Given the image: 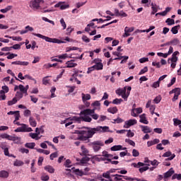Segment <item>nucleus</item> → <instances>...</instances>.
I'll use <instances>...</instances> for the list:
<instances>
[{
    "instance_id": "obj_1",
    "label": "nucleus",
    "mask_w": 181,
    "mask_h": 181,
    "mask_svg": "<svg viewBox=\"0 0 181 181\" xmlns=\"http://www.w3.org/2000/svg\"><path fill=\"white\" fill-rule=\"evenodd\" d=\"M85 129L88 131L82 130L79 132L81 136L78 138L79 141H85L86 142H90V138H93L95 134L97 132H107V130L109 129V127L107 126L101 127L98 126L97 127H85Z\"/></svg>"
},
{
    "instance_id": "obj_2",
    "label": "nucleus",
    "mask_w": 181,
    "mask_h": 181,
    "mask_svg": "<svg viewBox=\"0 0 181 181\" xmlns=\"http://www.w3.org/2000/svg\"><path fill=\"white\" fill-rule=\"evenodd\" d=\"M33 35L34 36H37V37H40V39H43L45 42H49V43H57L58 45H60V43H65L64 41H62L57 38H50L47 36H45L42 34H37L33 33Z\"/></svg>"
},
{
    "instance_id": "obj_3",
    "label": "nucleus",
    "mask_w": 181,
    "mask_h": 181,
    "mask_svg": "<svg viewBox=\"0 0 181 181\" xmlns=\"http://www.w3.org/2000/svg\"><path fill=\"white\" fill-rule=\"evenodd\" d=\"M44 0H31L29 3V6L33 11L40 9V4H44Z\"/></svg>"
},
{
    "instance_id": "obj_4",
    "label": "nucleus",
    "mask_w": 181,
    "mask_h": 181,
    "mask_svg": "<svg viewBox=\"0 0 181 181\" xmlns=\"http://www.w3.org/2000/svg\"><path fill=\"white\" fill-rule=\"evenodd\" d=\"M33 129L29 127V125L25 124H21V127H18L14 130V132H32Z\"/></svg>"
},
{
    "instance_id": "obj_5",
    "label": "nucleus",
    "mask_w": 181,
    "mask_h": 181,
    "mask_svg": "<svg viewBox=\"0 0 181 181\" xmlns=\"http://www.w3.org/2000/svg\"><path fill=\"white\" fill-rule=\"evenodd\" d=\"M94 152H98L101 149V146H104V142L101 141H95L91 143Z\"/></svg>"
},
{
    "instance_id": "obj_6",
    "label": "nucleus",
    "mask_w": 181,
    "mask_h": 181,
    "mask_svg": "<svg viewBox=\"0 0 181 181\" xmlns=\"http://www.w3.org/2000/svg\"><path fill=\"white\" fill-rule=\"evenodd\" d=\"M136 122L137 121L135 119H129L124 122V128H129L132 125H136Z\"/></svg>"
},
{
    "instance_id": "obj_7",
    "label": "nucleus",
    "mask_w": 181,
    "mask_h": 181,
    "mask_svg": "<svg viewBox=\"0 0 181 181\" xmlns=\"http://www.w3.org/2000/svg\"><path fill=\"white\" fill-rule=\"evenodd\" d=\"M127 147L122 148V146L121 145L113 146L110 148V151H112L113 152H115L117 151H125Z\"/></svg>"
},
{
    "instance_id": "obj_8",
    "label": "nucleus",
    "mask_w": 181,
    "mask_h": 181,
    "mask_svg": "<svg viewBox=\"0 0 181 181\" xmlns=\"http://www.w3.org/2000/svg\"><path fill=\"white\" fill-rule=\"evenodd\" d=\"M139 117V122H141V124H145L146 125H148L149 124V122L148 121V119H146V115L145 113L141 115Z\"/></svg>"
},
{
    "instance_id": "obj_9",
    "label": "nucleus",
    "mask_w": 181,
    "mask_h": 181,
    "mask_svg": "<svg viewBox=\"0 0 181 181\" xmlns=\"http://www.w3.org/2000/svg\"><path fill=\"white\" fill-rule=\"evenodd\" d=\"M140 128H141V131L144 134H151V132H152V129L148 126L141 125Z\"/></svg>"
},
{
    "instance_id": "obj_10",
    "label": "nucleus",
    "mask_w": 181,
    "mask_h": 181,
    "mask_svg": "<svg viewBox=\"0 0 181 181\" xmlns=\"http://www.w3.org/2000/svg\"><path fill=\"white\" fill-rule=\"evenodd\" d=\"M55 8H60L61 11H64V9H67L68 8H70V6L69 4H62V3H58L55 4Z\"/></svg>"
},
{
    "instance_id": "obj_11",
    "label": "nucleus",
    "mask_w": 181,
    "mask_h": 181,
    "mask_svg": "<svg viewBox=\"0 0 181 181\" xmlns=\"http://www.w3.org/2000/svg\"><path fill=\"white\" fill-rule=\"evenodd\" d=\"M170 11H172V7H166L164 11L157 13L156 16H158V15H160V16H166V15H168V13L170 12Z\"/></svg>"
},
{
    "instance_id": "obj_12",
    "label": "nucleus",
    "mask_w": 181,
    "mask_h": 181,
    "mask_svg": "<svg viewBox=\"0 0 181 181\" xmlns=\"http://www.w3.org/2000/svg\"><path fill=\"white\" fill-rule=\"evenodd\" d=\"M71 169L77 176H86L87 175V173L83 172V170H80V169H75V168H72Z\"/></svg>"
},
{
    "instance_id": "obj_13",
    "label": "nucleus",
    "mask_w": 181,
    "mask_h": 181,
    "mask_svg": "<svg viewBox=\"0 0 181 181\" xmlns=\"http://www.w3.org/2000/svg\"><path fill=\"white\" fill-rule=\"evenodd\" d=\"M175 173V170L173 168H171L168 171L164 173V179H168V177H170Z\"/></svg>"
},
{
    "instance_id": "obj_14",
    "label": "nucleus",
    "mask_w": 181,
    "mask_h": 181,
    "mask_svg": "<svg viewBox=\"0 0 181 181\" xmlns=\"http://www.w3.org/2000/svg\"><path fill=\"white\" fill-rule=\"evenodd\" d=\"M115 93L116 94H117V95H122L123 94H125V93H127V86H125L123 88H117Z\"/></svg>"
},
{
    "instance_id": "obj_15",
    "label": "nucleus",
    "mask_w": 181,
    "mask_h": 181,
    "mask_svg": "<svg viewBox=\"0 0 181 181\" xmlns=\"http://www.w3.org/2000/svg\"><path fill=\"white\" fill-rule=\"evenodd\" d=\"M39 135H40V132L38 133H30L29 136L32 138V139H35V141H39L40 139V137H39Z\"/></svg>"
},
{
    "instance_id": "obj_16",
    "label": "nucleus",
    "mask_w": 181,
    "mask_h": 181,
    "mask_svg": "<svg viewBox=\"0 0 181 181\" xmlns=\"http://www.w3.org/2000/svg\"><path fill=\"white\" fill-rule=\"evenodd\" d=\"M160 141L158 139H155L153 141H148L147 142V146L150 148V146H153V145H156V144H159Z\"/></svg>"
},
{
    "instance_id": "obj_17",
    "label": "nucleus",
    "mask_w": 181,
    "mask_h": 181,
    "mask_svg": "<svg viewBox=\"0 0 181 181\" xmlns=\"http://www.w3.org/2000/svg\"><path fill=\"white\" fill-rule=\"evenodd\" d=\"M0 177L2 179H7V177H9V173L6 170H1Z\"/></svg>"
},
{
    "instance_id": "obj_18",
    "label": "nucleus",
    "mask_w": 181,
    "mask_h": 181,
    "mask_svg": "<svg viewBox=\"0 0 181 181\" xmlns=\"http://www.w3.org/2000/svg\"><path fill=\"white\" fill-rule=\"evenodd\" d=\"M66 65L68 69H71L73 67H76L77 66V64L73 62V60H71L66 62Z\"/></svg>"
},
{
    "instance_id": "obj_19",
    "label": "nucleus",
    "mask_w": 181,
    "mask_h": 181,
    "mask_svg": "<svg viewBox=\"0 0 181 181\" xmlns=\"http://www.w3.org/2000/svg\"><path fill=\"white\" fill-rule=\"evenodd\" d=\"M10 141H13L14 144H17V145H18V144H21V139L18 136H11Z\"/></svg>"
},
{
    "instance_id": "obj_20",
    "label": "nucleus",
    "mask_w": 181,
    "mask_h": 181,
    "mask_svg": "<svg viewBox=\"0 0 181 181\" xmlns=\"http://www.w3.org/2000/svg\"><path fill=\"white\" fill-rule=\"evenodd\" d=\"M29 122H30V125L31 127H36V125H37V122H36V120L35 119V118H33V117H30L29 118Z\"/></svg>"
},
{
    "instance_id": "obj_21",
    "label": "nucleus",
    "mask_w": 181,
    "mask_h": 181,
    "mask_svg": "<svg viewBox=\"0 0 181 181\" xmlns=\"http://www.w3.org/2000/svg\"><path fill=\"white\" fill-rule=\"evenodd\" d=\"M107 112L110 114H117L118 112V108L117 107H109L107 109Z\"/></svg>"
},
{
    "instance_id": "obj_22",
    "label": "nucleus",
    "mask_w": 181,
    "mask_h": 181,
    "mask_svg": "<svg viewBox=\"0 0 181 181\" xmlns=\"http://www.w3.org/2000/svg\"><path fill=\"white\" fill-rule=\"evenodd\" d=\"M81 149L82 151L81 156H87L88 155V150L84 146H81Z\"/></svg>"
},
{
    "instance_id": "obj_23",
    "label": "nucleus",
    "mask_w": 181,
    "mask_h": 181,
    "mask_svg": "<svg viewBox=\"0 0 181 181\" xmlns=\"http://www.w3.org/2000/svg\"><path fill=\"white\" fill-rule=\"evenodd\" d=\"M88 100H91L90 94H84L82 93V101H88Z\"/></svg>"
},
{
    "instance_id": "obj_24",
    "label": "nucleus",
    "mask_w": 181,
    "mask_h": 181,
    "mask_svg": "<svg viewBox=\"0 0 181 181\" xmlns=\"http://www.w3.org/2000/svg\"><path fill=\"white\" fill-rule=\"evenodd\" d=\"M44 169L47 170V172H49V173H54V168L52 165H47Z\"/></svg>"
},
{
    "instance_id": "obj_25",
    "label": "nucleus",
    "mask_w": 181,
    "mask_h": 181,
    "mask_svg": "<svg viewBox=\"0 0 181 181\" xmlns=\"http://www.w3.org/2000/svg\"><path fill=\"white\" fill-rule=\"evenodd\" d=\"M81 121H84V122H91V121H93V119H91L90 116L84 115L81 117Z\"/></svg>"
},
{
    "instance_id": "obj_26",
    "label": "nucleus",
    "mask_w": 181,
    "mask_h": 181,
    "mask_svg": "<svg viewBox=\"0 0 181 181\" xmlns=\"http://www.w3.org/2000/svg\"><path fill=\"white\" fill-rule=\"evenodd\" d=\"M0 136L2 139H7L8 141H11V139L12 137V136H11L6 133L1 134Z\"/></svg>"
},
{
    "instance_id": "obj_27",
    "label": "nucleus",
    "mask_w": 181,
    "mask_h": 181,
    "mask_svg": "<svg viewBox=\"0 0 181 181\" xmlns=\"http://www.w3.org/2000/svg\"><path fill=\"white\" fill-rule=\"evenodd\" d=\"M132 166H133L134 168H141L142 166H145V163H144L142 162H139L138 163H133L132 164Z\"/></svg>"
},
{
    "instance_id": "obj_28",
    "label": "nucleus",
    "mask_w": 181,
    "mask_h": 181,
    "mask_svg": "<svg viewBox=\"0 0 181 181\" xmlns=\"http://www.w3.org/2000/svg\"><path fill=\"white\" fill-rule=\"evenodd\" d=\"M95 67V70H103L104 65L103 64V62H100V64H96L93 65Z\"/></svg>"
},
{
    "instance_id": "obj_29",
    "label": "nucleus",
    "mask_w": 181,
    "mask_h": 181,
    "mask_svg": "<svg viewBox=\"0 0 181 181\" xmlns=\"http://www.w3.org/2000/svg\"><path fill=\"white\" fill-rule=\"evenodd\" d=\"M25 148H28L29 149H35V146H36L35 143H26L25 144Z\"/></svg>"
},
{
    "instance_id": "obj_30",
    "label": "nucleus",
    "mask_w": 181,
    "mask_h": 181,
    "mask_svg": "<svg viewBox=\"0 0 181 181\" xmlns=\"http://www.w3.org/2000/svg\"><path fill=\"white\" fill-rule=\"evenodd\" d=\"M90 111H91L90 109H86L81 112V115H87V116L92 115Z\"/></svg>"
},
{
    "instance_id": "obj_31",
    "label": "nucleus",
    "mask_w": 181,
    "mask_h": 181,
    "mask_svg": "<svg viewBox=\"0 0 181 181\" xmlns=\"http://www.w3.org/2000/svg\"><path fill=\"white\" fill-rule=\"evenodd\" d=\"M79 73H83V71L77 70L74 71V74H73V77H74L75 78H77V77H80L81 78V77H83V74H79Z\"/></svg>"
},
{
    "instance_id": "obj_32",
    "label": "nucleus",
    "mask_w": 181,
    "mask_h": 181,
    "mask_svg": "<svg viewBox=\"0 0 181 181\" xmlns=\"http://www.w3.org/2000/svg\"><path fill=\"white\" fill-rule=\"evenodd\" d=\"M177 28H180V25H178L174 26L171 28V32L173 35H177V33L179 32L177 30Z\"/></svg>"
},
{
    "instance_id": "obj_33",
    "label": "nucleus",
    "mask_w": 181,
    "mask_h": 181,
    "mask_svg": "<svg viewBox=\"0 0 181 181\" xmlns=\"http://www.w3.org/2000/svg\"><path fill=\"white\" fill-rule=\"evenodd\" d=\"M11 9H12V6H8L5 8L1 9L0 12H1V13H6V12H9V11H11Z\"/></svg>"
},
{
    "instance_id": "obj_34",
    "label": "nucleus",
    "mask_w": 181,
    "mask_h": 181,
    "mask_svg": "<svg viewBox=\"0 0 181 181\" xmlns=\"http://www.w3.org/2000/svg\"><path fill=\"white\" fill-rule=\"evenodd\" d=\"M14 166H23L24 163L21 160H16L13 163Z\"/></svg>"
},
{
    "instance_id": "obj_35",
    "label": "nucleus",
    "mask_w": 181,
    "mask_h": 181,
    "mask_svg": "<svg viewBox=\"0 0 181 181\" xmlns=\"http://www.w3.org/2000/svg\"><path fill=\"white\" fill-rule=\"evenodd\" d=\"M6 55L8 54V56L7 57V59H8V60H11V59H15V57H18V54H11V52H8V53H6Z\"/></svg>"
},
{
    "instance_id": "obj_36",
    "label": "nucleus",
    "mask_w": 181,
    "mask_h": 181,
    "mask_svg": "<svg viewBox=\"0 0 181 181\" xmlns=\"http://www.w3.org/2000/svg\"><path fill=\"white\" fill-rule=\"evenodd\" d=\"M23 98V93L22 92L17 91L16 93V98L19 101L21 98Z\"/></svg>"
},
{
    "instance_id": "obj_37",
    "label": "nucleus",
    "mask_w": 181,
    "mask_h": 181,
    "mask_svg": "<svg viewBox=\"0 0 181 181\" xmlns=\"http://www.w3.org/2000/svg\"><path fill=\"white\" fill-rule=\"evenodd\" d=\"M134 30H135V28L134 27H125L124 28V32L127 33H131L132 32H134Z\"/></svg>"
},
{
    "instance_id": "obj_38",
    "label": "nucleus",
    "mask_w": 181,
    "mask_h": 181,
    "mask_svg": "<svg viewBox=\"0 0 181 181\" xmlns=\"http://www.w3.org/2000/svg\"><path fill=\"white\" fill-rule=\"evenodd\" d=\"M171 45H173V46H177V45H179L180 41L179 39L177 38H174L173 40L170 41Z\"/></svg>"
},
{
    "instance_id": "obj_39",
    "label": "nucleus",
    "mask_w": 181,
    "mask_h": 181,
    "mask_svg": "<svg viewBox=\"0 0 181 181\" xmlns=\"http://www.w3.org/2000/svg\"><path fill=\"white\" fill-rule=\"evenodd\" d=\"M18 100L16 98H13L11 100L8 102V105H13V104H16L18 103Z\"/></svg>"
},
{
    "instance_id": "obj_40",
    "label": "nucleus",
    "mask_w": 181,
    "mask_h": 181,
    "mask_svg": "<svg viewBox=\"0 0 181 181\" xmlns=\"http://www.w3.org/2000/svg\"><path fill=\"white\" fill-rule=\"evenodd\" d=\"M175 179H177V180H181V174H174L172 176V180H175Z\"/></svg>"
},
{
    "instance_id": "obj_41",
    "label": "nucleus",
    "mask_w": 181,
    "mask_h": 181,
    "mask_svg": "<svg viewBox=\"0 0 181 181\" xmlns=\"http://www.w3.org/2000/svg\"><path fill=\"white\" fill-rule=\"evenodd\" d=\"M64 165L65 166V168H71V160H70V159H67Z\"/></svg>"
},
{
    "instance_id": "obj_42",
    "label": "nucleus",
    "mask_w": 181,
    "mask_h": 181,
    "mask_svg": "<svg viewBox=\"0 0 181 181\" xmlns=\"http://www.w3.org/2000/svg\"><path fill=\"white\" fill-rule=\"evenodd\" d=\"M176 63V62H177V57H174L173 55H172L171 58L168 59V63Z\"/></svg>"
},
{
    "instance_id": "obj_43",
    "label": "nucleus",
    "mask_w": 181,
    "mask_h": 181,
    "mask_svg": "<svg viewBox=\"0 0 181 181\" xmlns=\"http://www.w3.org/2000/svg\"><path fill=\"white\" fill-rule=\"evenodd\" d=\"M165 23H168V25H175V20H173L172 18H168L165 21Z\"/></svg>"
},
{
    "instance_id": "obj_44",
    "label": "nucleus",
    "mask_w": 181,
    "mask_h": 181,
    "mask_svg": "<svg viewBox=\"0 0 181 181\" xmlns=\"http://www.w3.org/2000/svg\"><path fill=\"white\" fill-rule=\"evenodd\" d=\"M125 142H127L129 145H131L132 146H135V141L129 139H126Z\"/></svg>"
},
{
    "instance_id": "obj_45",
    "label": "nucleus",
    "mask_w": 181,
    "mask_h": 181,
    "mask_svg": "<svg viewBox=\"0 0 181 181\" xmlns=\"http://www.w3.org/2000/svg\"><path fill=\"white\" fill-rule=\"evenodd\" d=\"M19 90L23 94L28 95V93H26V88H25V86H23V85H19Z\"/></svg>"
},
{
    "instance_id": "obj_46",
    "label": "nucleus",
    "mask_w": 181,
    "mask_h": 181,
    "mask_svg": "<svg viewBox=\"0 0 181 181\" xmlns=\"http://www.w3.org/2000/svg\"><path fill=\"white\" fill-rule=\"evenodd\" d=\"M145 73H148V66H145L143 69H141L139 73V76L145 74Z\"/></svg>"
},
{
    "instance_id": "obj_47",
    "label": "nucleus",
    "mask_w": 181,
    "mask_h": 181,
    "mask_svg": "<svg viewBox=\"0 0 181 181\" xmlns=\"http://www.w3.org/2000/svg\"><path fill=\"white\" fill-rule=\"evenodd\" d=\"M42 21H45V22H48V23H51V25H53V26H54V21H51L46 17H42Z\"/></svg>"
},
{
    "instance_id": "obj_48",
    "label": "nucleus",
    "mask_w": 181,
    "mask_h": 181,
    "mask_svg": "<svg viewBox=\"0 0 181 181\" xmlns=\"http://www.w3.org/2000/svg\"><path fill=\"white\" fill-rule=\"evenodd\" d=\"M149 170V167L148 166L142 167L139 169L140 173H144V172H146V170Z\"/></svg>"
},
{
    "instance_id": "obj_49",
    "label": "nucleus",
    "mask_w": 181,
    "mask_h": 181,
    "mask_svg": "<svg viewBox=\"0 0 181 181\" xmlns=\"http://www.w3.org/2000/svg\"><path fill=\"white\" fill-rule=\"evenodd\" d=\"M157 56H158L159 57H164V59H166V57H168V56L169 55L168 53L163 54V52H158Z\"/></svg>"
},
{
    "instance_id": "obj_50",
    "label": "nucleus",
    "mask_w": 181,
    "mask_h": 181,
    "mask_svg": "<svg viewBox=\"0 0 181 181\" xmlns=\"http://www.w3.org/2000/svg\"><path fill=\"white\" fill-rule=\"evenodd\" d=\"M90 160V158L87 157V156H85V157L82 158L81 160V163H87Z\"/></svg>"
},
{
    "instance_id": "obj_51",
    "label": "nucleus",
    "mask_w": 181,
    "mask_h": 181,
    "mask_svg": "<svg viewBox=\"0 0 181 181\" xmlns=\"http://www.w3.org/2000/svg\"><path fill=\"white\" fill-rule=\"evenodd\" d=\"M72 121H76V122H81V117L74 116L72 117Z\"/></svg>"
},
{
    "instance_id": "obj_52",
    "label": "nucleus",
    "mask_w": 181,
    "mask_h": 181,
    "mask_svg": "<svg viewBox=\"0 0 181 181\" xmlns=\"http://www.w3.org/2000/svg\"><path fill=\"white\" fill-rule=\"evenodd\" d=\"M15 119L16 121H19V119L21 118V114L19 113V111H16V113L14 114Z\"/></svg>"
},
{
    "instance_id": "obj_53",
    "label": "nucleus",
    "mask_w": 181,
    "mask_h": 181,
    "mask_svg": "<svg viewBox=\"0 0 181 181\" xmlns=\"http://www.w3.org/2000/svg\"><path fill=\"white\" fill-rule=\"evenodd\" d=\"M174 94L175 95H180V94H181L180 88H174Z\"/></svg>"
},
{
    "instance_id": "obj_54",
    "label": "nucleus",
    "mask_w": 181,
    "mask_h": 181,
    "mask_svg": "<svg viewBox=\"0 0 181 181\" xmlns=\"http://www.w3.org/2000/svg\"><path fill=\"white\" fill-rule=\"evenodd\" d=\"M60 23L62 26L63 27V29H66L67 28V25L66 24V22L64 21V18H61Z\"/></svg>"
},
{
    "instance_id": "obj_55",
    "label": "nucleus",
    "mask_w": 181,
    "mask_h": 181,
    "mask_svg": "<svg viewBox=\"0 0 181 181\" xmlns=\"http://www.w3.org/2000/svg\"><path fill=\"white\" fill-rule=\"evenodd\" d=\"M0 148H1V149H6V148H8V144H7V143L6 142H1V144H0Z\"/></svg>"
},
{
    "instance_id": "obj_56",
    "label": "nucleus",
    "mask_w": 181,
    "mask_h": 181,
    "mask_svg": "<svg viewBox=\"0 0 181 181\" xmlns=\"http://www.w3.org/2000/svg\"><path fill=\"white\" fill-rule=\"evenodd\" d=\"M132 156H134V158L139 156V151H138L136 149H133Z\"/></svg>"
},
{
    "instance_id": "obj_57",
    "label": "nucleus",
    "mask_w": 181,
    "mask_h": 181,
    "mask_svg": "<svg viewBox=\"0 0 181 181\" xmlns=\"http://www.w3.org/2000/svg\"><path fill=\"white\" fill-rule=\"evenodd\" d=\"M82 40L83 42H85V43H90V38H88V37L86 35L82 36Z\"/></svg>"
},
{
    "instance_id": "obj_58",
    "label": "nucleus",
    "mask_w": 181,
    "mask_h": 181,
    "mask_svg": "<svg viewBox=\"0 0 181 181\" xmlns=\"http://www.w3.org/2000/svg\"><path fill=\"white\" fill-rule=\"evenodd\" d=\"M122 101V99L116 98L113 100L112 103V104L118 105V104H121Z\"/></svg>"
},
{
    "instance_id": "obj_59",
    "label": "nucleus",
    "mask_w": 181,
    "mask_h": 181,
    "mask_svg": "<svg viewBox=\"0 0 181 181\" xmlns=\"http://www.w3.org/2000/svg\"><path fill=\"white\" fill-rule=\"evenodd\" d=\"M19 152H21V153H29V149L21 148L19 149Z\"/></svg>"
},
{
    "instance_id": "obj_60",
    "label": "nucleus",
    "mask_w": 181,
    "mask_h": 181,
    "mask_svg": "<svg viewBox=\"0 0 181 181\" xmlns=\"http://www.w3.org/2000/svg\"><path fill=\"white\" fill-rule=\"evenodd\" d=\"M173 121L174 125L175 127L177 126V125H180L181 124V120H179L177 119H173Z\"/></svg>"
},
{
    "instance_id": "obj_61",
    "label": "nucleus",
    "mask_w": 181,
    "mask_h": 181,
    "mask_svg": "<svg viewBox=\"0 0 181 181\" xmlns=\"http://www.w3.org/2000/svg\"><path fill=\"white\" fill-rule=\"evenodd\" d=\"M49 80L47 79V76L42 78V83L44 84V86H47V84H49Z\"/></svg>"
},
{
    "instance_id": "obj_62",
    "label": "nucleus",
    "mask_w": 181,
    "mask_h": 181,
    "mask_svg": "<svg viewBox=\"0 0 181 181\" xmlns=\"http://www.w3.org/2000/svg\"><path fill=\"white\" fill-rule=\"evenodd\" d=\"M31 114H32V112L29 110H25L24 111V117H29V115H31Z\"/></svg>"
},
{
    "instance_id": "obj_63",
    "label": "nucleus",
    "mask_w": 181,
    "mask_h": 181,
    "mask_svg": "<svg viewBox=\"0 0 181 181\" xmlns=\"http://www.w3.org/2000/svg\"><path fill=\"white\" fill-rule=\"evenodd\" d=\"M128 180L129 181H134V180H136V181H144V180H141V179H139L138 177H129Z\"/></svg>"
},
{
    "instance_id": "obj_64",
    "label": "nucleus",
    "mask_w": 181,
    "mask_h": 181,
    "mask_svg": "<svg viewBox=\"0 0 181 181\" xmlns=\"http://www.w3.org/2000/svg\"><path fill=\"white\" fill-rule=\"evenodd\" d=\"M49 179H50V177H49V175L41 176V180H42V181H48Z\"/></svg>"
}]
</instances>
